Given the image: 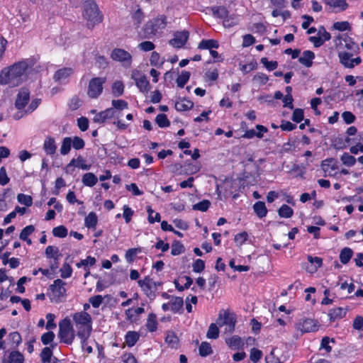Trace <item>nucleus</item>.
Here are the masks:
<instances>
[{"label":"nucleus","mask_w":363,"mask_h":363,"mask_svg":"<svg viewBox=\"0 0 363 363\" xmlns=\"http://www.w3.org/2000/svg\"><path fill=\"white\" fill-rule=\"evenodd\" d=\"M308 260L310 263L314 264V267L313 269H309L311 272H315L318 268H320L323 264V259L318 257H313L311 255L308 256Z\"/></svg>","instance_id":"obj_52"},{"label":"nucleus","mask_w":363,"mask_h":363,"mask_svg":"<svg viewBox=\"0 0 363 363\" xmlns=\"http://www.w3.org/2000/svg\"><path fill=\"white\" fill-rule=\"evenodd\" d=\"M262 357L261 350L257 348H252L250 354V359L253 363H257Z\"/></svg>","instance_id":"obj_59"},{"label":"nucleus","mask_w":363,"mask_h":363,"mask_svg":"<svg viewBox=\"0 0 363 363\" xmlns=\"http://www.w3.org/2000/svg\"><path fill=\"white\" fill-rule=\"evenodd\" d=\"M140 338V335L136 331H128L125 335V342L129 347H133Z\"/></svg>","instance_id":"obj_30"},{"label":"nucleus","mask_w":363,"mask_h":363,"mask_svg":"<svg viewBox=\"0 0 363 363\" xmlns=\"http://www.w3.org/2000/svg\"><path fill=\"white\" fill-rule=\"evenodd\" d=\"M73 74V69L70 67H64L58 69L54 75V79L59 82H65L69 77Z\"/></svg>","instance_id":"obj_21"},{"label":"nucleus","mask_w":363,"mask_h":363,"mask_svg":"<svg viewBox=\"0 0 363 363\" xmlns=\"http://www.w3.org/2000/svg\"><path fill=\"white\" fill-rule=\"evenodd\" d=\"M157 315L153 313H149L145 323L147 330L150 333H154L157 330Z\"/></svg>","instance_id":"obj_29"},{"label":"nucleus","mask_w":363,"mask_h":363,"mask_svg":"<svg viewBox=\"0 0 363 363\" xmlns=\"http://www.w3.org/2000/svg\"><path fill=\"white\" fill-rule=\"evenodd\" d=\"M106 79L103 77H95L89 81L87 94L91 99H97L103 91V85Z\"/></svg>","instance_id":"obj_10"},{"label":"nucleus","mask_w":363,"mask_h":363,"mask_svg":"<svg viewBox=\"0 0 363 363\" xmlns=\"http://www.w3.org/2000/svg\"><path fill=\"white\" fill-rule=\"evenodd\" d=\"M226 345L232 350H240L244 346L242 339L238 335H233L225 339Z\"/></svg>","instance_id":"obj_23"},{"label":"nucleus","mask_w":363,"mask_h":363,"mask_svg":"<svg viewBox=\"0 0 363 363\" xmlns=\"http://www.w3.org/2000/svg\"><path fill=\"white\" fill-rule=\"evenodd\" d=\"M165 342L172 348H177L179 346V338L172 331H168L167 333Z\"/></svg>","instance_id":"obj_37"},{"label":"nucleus","mask_w":363,"mask_h":363,"mask_svg":"<svg viewBox=\"0 0 363 363\" xmlns=\"http://www.w3.org/2000/svg\"><path fill=\"white\" fill-rule=\"evenodd\" d=\"M350 38L346 34H339L335 39V46L339 48H350Z\"/></svg>","instance_id":"obj_31"},{"label":"nucleus","mask_w":363,"mask_h":363,"mask_svg":"<svg viewBox=\"0 0 363 363\" xmlns=\"http://www.w3.org/2000/svg\"><path fill=\"white\" fill-rule=\"evenodd\" d=\"M111 57L113 60L120 62L125 67H130L132 64L133 57L131 54L122 48H114L111 51Z\"/></svg>","instance_id":"obj_9"},{"label":"nucleus","mask_w":363,"mask_h":363,"mask_svg":"<svg viewBox=\"0 0 363 363\" xmlns=\"http://www.w3.org/2000/svg\"><path fill=\"white\" fill-rule=\"evenodd\" d=\"M315 55L311 50H304L298 58L299 62L306 67H311L313 65V61Z\"/></svg>","instance_id":"obj_20"},{"label":"nucleus","mask_w":363,"mask_h":363,"mask_svg":"<svg viewBox=\"0 0 363 363\" xmlns=\"http://www.w3.org/2000/svg\"><path fill=\"white\" fill-rule=\"evenodd\" d=\"M213 14L220 18H224L228 16V10L224 6H215L212 8Z\"/></svg>","instance_id":"obj_58"},{"label":"nucleus","mask_w":363,"mask_h":363,"mask_svg":"<svg viewBox=\"0 0 363 363\" xmlns=\"http://www.w3.org/2000/svg\"><path fill=\"white\" fill-rule=\"evenodd\" d=\"M190 72L187 71H182L178 76L176 82L179 88H183L188 82L190 78Z\"/></svg>","instance_id":"obj_43"},{"label":"nucleus","mask_w":363,"mask_h":363,"mask_svg":"<svg viewBox=\"0 0 363 363\" xmlns=\"http://www.w3.org/2000/svg\"><path fill=\"white\" fill-rule=\"evenodd\" d=\"M45 253L47 258L54 259L55 264H50L51 270L54 271L57 267V260L60 256L58 248L55 246L49 245L46 247Z\"/></svg>","instance_id":"obj_19"},{"label":"nucleus","mask_w":363,"mask_h":363,"mask_svg":"<svg viewBox=\"0 0 363 363\" xmlns=\"http://www.w3.org/2000/svg\"><path fill=\"white\" fill-rule=\"evenodd\" d=\"M347 310L342 307H337L329 311L328 315L330 320L334 322L344 318L346 315Z\"/></svg>","instance_id":"obj_24"},{"label":"nucleus","mask_w":363,"mask_h":363,"mask_svg":"<svg viewBox=\"0 0 363 363\" xmlns=\"http://www.w3.org/2000/svg\"><path fill=\"white\" fill-rule=\"evenodd\" d=\"M353 255L352 250L349 247H345L343 248L340 254V262L346 264L349 262L350 259L352 258Z\"/></svg>","instance_id":"obj_40"},{"label":"nucleus","mask_w":363,"mask_h":363,"mask_svg":"<svg viewBox=\"0 0 363 363\" xmlns=\"http://www.w3.org/2000/svg\"><path fill=\"white\" fill-rule=\"evenodd\" d=\"M199 354L202 357H206L213 352V350H212L210 343H208L207 342H203L201 344V345L199 348Z\"/></svg>","instance_id":"obj_48"},{"label":"nucleus","mask_w":363,"mask_h":363,"mask_svg":"<svg viewBox=\"0 0 363 363\" xmlns=\"http://www.w3.org/2000/svg\"><path fill=\"white\" fill-rule=\"evenodd\" d=\"M144 306L145 303H142V306L140 307L136 308H130L125 310V315L126 320L130 323L137 322L140 318V315L145 312Z\"/></svg>","instance_id":"obj_16"},{"label":"nucleus","mask_w":363,"mask_h":363,"mask_svg":"<svg viewBox=\"0 0 363 363\" xmlns=\"http://www.w3.org/2000/svg\"><path fill=\"white\" fill-rule=\"evenodd\" d=\"M131 78L135 81L136 86L143 93H147L150 89V82L145 75L138 69H133Z\"/></svg>","instance_id":"obj_11"},{"label":"nucleus","mask_w":363,"mask_h":363,"mask_svg":"<svg viewBox=\"0 0 363 363\" xmlns=\"http://www.w3.org/2000/svg\"><path fill=\"white\" fill-rule=\"evenodd\" d=\"M98 224V216L95 212H90L84 218V225L89 229L94 230Z\"/></svg>","instance_id":"obj_26"},{"label":"nucleus","mask_w":363,"mask_h":363,"mask_svg":"<svg viewBox=\"0 0 363 363\" xmlns=\"http://www.w3.org/2000/svg\"><path fill=\"white\" fill-rule=\"evenodd\" d=\"M84 7L83 16L87 21L89 27L93 28L102 21V15L94 0H86Z\"/></svg>","instance_id":"obj_3"},{"label":"nucleus","mask_w":363,"mask_h":363,"mask_svg":"<svg viewBox=\"0 0 363 363\" xmlns=\"http://www.w3.org/2000/svg\"><path fill=\"white\" fill-rule=\"evenodd\" d=\"M60 272V276L63 279H67V278L70 277L72 274V269L71 266L67 263L63 264Z\"/></svg>","instance_id":"obj_57"},{"label":"nucleus","mask_w":363,"mask_h":363,"mask_svg":"<svg viewBox=\"0 0 363 363\" xmlns=\"http://www.w3.org/2000/svg\"><path fill=\"white\" fill-rule=\"evenodd\" d=\"M171 306V311L174 313H179L180 310L182 308L184 305L183 298L181 297L173 296L171 298L169 301Z\"/></svg>","instance_id":"obj_34"},{"label":"nucleus","mask_w":363,"mask_h":363,"mask_svg":"<svg viewBox=\"0 0 363 363\" xmlns=\"http://www.w3.org/2000/svg\"><path fill=\"white\" fill-rule=\"evenodd\" d=\"M156 123L160 128H166L170 125V122L168 120L165 114L161 113L157 116Z\"/></svg>","instance_id":"obj_56"},{"label":"nucleus","mask_w":363,"mask_h":363,"mask_svg":"<svg viewBox=\"0 0 363 363\" xmlns=\"http://www.w3.org/2000/svg\"><path fill=\"white\" fill-rule=\"evenodd\" d=\"M325 3L337 10V11H344L347 8V4L345 0H324Z\"/></svg>","instance_id":"obj_33"},{"label":"nucleus","mask_w":363,"mask_h":363,"mask_svg":"<svg viewBox=\"0 0 363 363\" xmlns=\"http://www.w3.org/2000/svg\"><path fill=\"white\" fill-rule=\"evenodd\" d=\"M193 102L187 99H181L175 103V108L179 111L189 110L193 107Z\"/></svg>","instance_id":"obj_32"},{"label":"nucleus","mask_w":363,"mask_h":363,"mask_svg":"<svg viewBox=\"0 0 363 363\" xmlns=\"http://www.w3.org/2000/svg\"><path fill=\"white\" fill-rule=\"evenodd\" d=\"M40 358L43 363H52L53 359L52 349L49 347L43 348L40 353Z\"/></svg>","instance_id":"obj_41"},{"label":"nucleus","mask_w":363,"mask_h":363,"mask_svg":"<svg viewBox=\"0 0 363 363\" xmlns=\"http://www.w3.org/2000/svg\"><path fill=\"white\" fill-rule=\"evenodd\" d=\"M82 182L84 186L92 187L97 183L98 179L94 173L88 172L82 176Z\"/></svg>","instance_id":"obj_35"},{"label":"nucleus","mask_w":363,"mask_h":363,"mask_svg":"<svg viewBox=\"0 0 363 363\" xmlns=\"http://www.w3.org/2000/svg\"><path fill=\"white\" fill-rule=\"evenodd\" d=\"M218 77V71L217 69H210L205 73V79L206 81L214 82Z\"/></svg>","instance_id":"obj_64"},{"label":"nucleus","mask_w":363,"mask_h":363,"mask_svg":"<svg viewBox=\"0 0 363 363\" xmlns=\"http://www.w3.org/2000/svg\"><path fill=\"white\" fill-rule=\"evenodd\" d=\"M35 231V227L33 225H29L26 226L23 230H21L19 238L21 240L22 239H26L27 238H29L30 235H32Z\"/></svg>","instance_id":"obj_60"},{"label":"nucleus","mask_w":363,"mask_h":363,"mask_svg":"<svg viewBox=\"0 0 363 363\" xmlns=\"http://www.w3.org/2000/svg\"><path fill=\"white\" fill-rule=\"evenodd\" d=\"M167 17L163 15H158L157 17L150 20L144 28L145 38H150L152 35L162 32L167 26Z\"/></svg>","instance_id":"obj_4"},{"label":"nucleus","mask_w":363,"mask_h":363,"mask_svg":"<svg viewBox=\"0 0 363 363\" xmlns=\"http://www.w3.org/2000/svg\"><path fill=\"white\" fill-rule=\"evenodd\" d=\"M319 327L320 325L318 320L308 318H301L295 324L296 329L302 334L316 332Z\"/></svg>","instance_id":"obj_7"},{"label":"nucleus","mask_w":363,"mask_h":363,"mask_svg":"<svg viewBox=\"0 0 363 363\" xmlns=\"http://www.w3.org/2000/svg\"><path fill=\"white\" fill-rule=\"evenodd\" d=\"M206 337L208 339L216 340L219 337V328L217 323H211L208 329Z\"/></svg>","instance_id":"obj_46"},{"label":"nucleus","mask_w":363,"mask_h":363,"mask_svg":"<svg viewBox=\"0 0 363 363\" xmlns=\"http://www.w3.org/2000/svg\"><path fill=\"white\" fill-rule=\"evenodd\" d=\"M219 47V43L216 40L214 39H203L202 40L199 45L198 48L200 50H208L209 52L213 49H217Z\"/></svg>","instance_id":"obj_25"},{"label":"nucleus","mask_w":363,"mask_h":363,"mask_svg":"<svg viewBox=\"0 0 363 363\" xmlns=\"http://www.w3.org/2000/svg\"><path fill=\"white\" fill-rule=\"evenodd\" d=\"M150 63L153 67H161L164 63V60H161L158 52H152L150 59Z\"/></svg>","instance_id":"obj_53"},{"label":"nucleus","mask_w":363,"mask_h":363,"mask_svg":"<svg viewBox=\"0 0 363 363\" xmlns=\"http://www.w3.org/2000/svg\"><path fill=\"white\" fill-rule=\"evenodd\" d=\"M55 237L64 238L67 235V229L64 225H59L52 229Z\"/></svg>","instance_id":"obj_54"},{"label":"nucleus","mask_w":363,"mask_h":363,"mask_svg":"<svg viewBox=\"0 0 363 363\" xmlns=\"http://www.w3.org/2000/svg\"><path fill=\"white\" fill-rule=\"evenodd\" d=\"M72 165H74L78 168L85 169V170H87L89 169V165L84 164V160L81 157H79L77 158V160L72 159L70 161L68 166H72Z\"/></svg>","instance_id":"obj_61"},{"label":"nucleus","mask_w":363,"mask_h":363,"mask_svg":"<svg viewBox=\"0 0 363 363\" xmlns=\"http://www.w3.org/2000/svg\"><path fill=\"white\" fill-rule=\"evenodd\" d=\"M72 138L71 137H66L63 139L60 147L61 155H66L69 152L71 147L72 146Z\"/></svg>","instance_id":"obj_39"},{"label":"nucleus","mask_w":363,"mask_h":363,"mask_svg":"<svg viewBox=\"0 0 363 363\" xmlns=\"http://www.w3.org/2000/svg\"><path fill=\"white\" fill-rule=\"evenodd\" d=\"M124 91V85L120 82H115L112 85V93L114 96L118 97L123 94Z\"/></svg>","instance_id":"obj_49"},{"label":"nucleus","mask_w":363,"mask_h":363,"mask_svg":"<svg viewBox=\"0 0 363 363\" xmlns=\"http://www.w3.org/2000/svg\"><path fill=\"white\" fill-rule=\"evenodd\" d=\"M9 341L12 346L18 347L21 343V336L18 332L11 333L9 335Z\"/></svg>","instance_id":"obj_51"},{"label":"nucleus","mask_w":363,"mask_h":363,"mask_svg":"<svg viewBox=\"0 0 363 363\" xmlns=\"http://www.w3.org/2000/svg\"><path fill=\"white\" fill-rule=\"evenodd\" d=\"M220 327L225 326V333H231L235 330V318L228 311L220 312L216 321Z\"/></svg>","instance_id":"obj_8"},{"label":"nucleus","mask_w":363,"mask_h":363,"mask_svg":"<svg viewBox=\"0 0 363 363\" xmlns=\"http://www.w3.org/2000/svg\"><path fill=\"white\" fill-rule=\"evenodd\" d=\"M43 149L47 155L50 156L54 155L57 150L55 139L51 137H47L43 143Z\"/></svg>","instance_id":"obj_22"},{"label":"nucleus","mask_w":363,"mask_h":363,"mask_svg":"<svg viewBox=\"0 0 363 363\" xmlns=\"http://www.w3.org/2000/svg\"><path fill=\"white\" fill-rule=\"evenodd\" d=\"M30 100V91L27 88H21L16 96L15 106L18 110L23 109Z\"/></svg>","instance_id":"obj_14"},{"label":"nucleus","mask_w":363,"mask_h":363,"mask_svg":"<svg viewBox=\"0 0 363 363\" xmlns=\"http://www.w3.org/2000/svg\"><path fill=\"white\" fill-rule=\"evenodd\" d=\"M76 333L71 320L66 317L59 323V338L60 341L71 345L75 338Z\"/></svg>","instance_id":"obj_5"},{"label":"nucleus","mask_w":363,"mask_h":363,"mask_svg":"<svg viewBox=\"0 0 363 363\" xmlns=\"http://www.w3.org/2000/svg\"><path fill=\"white\" fill-rule=\"evenodd\" d=\"M189 38V32L186 30L177 31L169 42V45L176 48H182Z\"/></svg>","instance_id":"obj_13"},{"label":"nucleus","mask_w":363,"mask_h":363,"mask_svg":"<svg viewBox=\"0 0 363 363\" xmlns=\"http://www.w3.org/2000/svg\"><path fill=\"white\" fill-rule=\"evenodd\" d=\"M66 283L60 279H55L49 286L50 298L52 301L60 302L65 297L67 289Z\"/></svg>","instance_id":"obj_6"},{"label":"nucleus","mask_w":363,"mask_h":363,"mask_svg":"<svg viewBox=\"0 0 363 363\" xmlns=\"http://www.w3.org/2000/svg\"><path fill=\"white\" fill-rule=\"evenodd\" d=\"M143 251V249L142 247H134V248H130V249H128L126 252H125V260L128 262V263H132L134 262L136 256L141 253Z\"/></svg>","instance_id":"obj_38"},{"label":"nucleus","mask_w":363,"mask_h":363,"mask_svg":"<svg viewBox=\"0 0 363 363\" xmlns=\"http://www.w3.org/2000/svg\"><path fill=\"white\" fill-rule=\"evenodd\" d=\"M352 55L347 52L339 53L340 63L347 68H353L361 63L362 59L359 57L352 58Z\"/></svg>","instance_id":"obj_12"},{"label":"nucleus","mask_w":363,"mask_h":363,"mask_svg":"<svg viewBox=\"0 0 363 363\" xmlns=\"http://www.w3.org/2000/svg\"><path fill=\"white\" fill-rule=\"evenodd\" d=\"M17 201L21 204L26 206H31L33 204V199L30 196L24 194H18L17 196Z\"/></svg>","instance_id":"obj_50"},{"label":"nucleus","mask_w":363,"mask_h":363,"mask_svg":"<svg viewBox=\"0 0 363 363\" xmlns=\"http://www.w3.org/2000/svg\"><path fill=\"white\" fill-rule=\"evenodd\" d=\"M342 164L347 167H352L355 164L357 159L347 152H345L340 157Z\"/></svg>","instance_id":"obj_44"},{"label":"nucleus","mask_w":363,"mask_h":363,"mask_svg":"<svg viewBox=\"0 0 363 363\" xmlns=\"http://www.w3.org/2000/svg\"><path fill=\"white\" fill-rule=\"evenodd\" d=\"M24 357L18 351L6 352L2 358V363H23Z\"/></svg>","instance_id":"obj_18"},{"label":"nucleus","mask_w":363,"mask_h":363,"mask_svg":"<svg viewBox=\"0 0 363 363\" xmlns=\"http://www.w3.org/2000/svg\"><path fill=\"white\" fill-rule=\"evenodd\" d=\"M111 104L113 106L111 108H113L114 110H116V112H117V111H123V110L127 109L128 108V102L125 101V100H122V99L112 100Z\"/></svg>","instance_id":"obj_47"},{"label":"nucleus","mask_w":363,"mask_h":363,"mask_svg":"<svg viewBox=\"0 0 363 363\" xmlns=\"http://www.w3.org/2000/svg\"><path fill=\"white\" fill-rule=\"evenodd\" d=\"M253 211L259 218H264L268 212L266 205L263 201H257L253 205Z\"/></svg>","instance_id":"obj_27"},{"label":"nucleus","mask_w":363,"mask_h":363,"mask_svg":"<svg viewBox=\"0 0 363 363\" xmlns=\"http://www.w3.org/2000/svg\"><path fill=\"white\" fill-rule=\"evenodd\" d=\"M28 66V60H24L2 69L0 73V84L13 86L18 85L22 82Z\"/></svg>","instance_id":"obj_1"},{"label":"nucleus","mask_w":363,"mask_h":363,"mask_svg":"<svg viewBox=\"0 0 363 363\" xmlns=\"http://www.w3.org/2000/svg\"><path fill=\"white\" fill-rule=\"evenodd\" d=\"M248 234L246 232H242L235 235L234 240L237 245H242L247 240Z\"/></svg>","instance_id":"obj_63"},{"label":"nucleus","mask_w":363,"mask_h":363,"mask_svg":"<svg viewBox=\"0 0 363 363\" xmlns=\"http://www.w3.org/2000/svg\"><path fill=\"white\" fill-rule=\"evenodd\" d=\"M279 216L281 218H289L294 214L293 209L288 205H282L278 211Z\"/></svg>","instance_id":"obj_45"},{"label":"nucleus","mask_w":363,"mask_h":363,"mask_svg":"<svg viewBox=\"0 0 363 363\" xmlns=\"http://www.w3.org/2000/svg\"><path fill=\"white\" fill-rule=\"evenodd\" d=\"M76 335L79 338L89 337L92 332L91 315L85 311H79L72 315Z\"/></svg>","instance_id":"obj_2"},{"label":"nucleus","mask_w":363,"mask_h":363,"mask_svg":"<svg viewBox=\"0 0 363 363\" xmlns=\"http://www.w3.org/2000/svg\"><path fill=\"white\" fill-rule=\"evenodd\" d=\"M138 283L144 293L147 296H150L152 293V279L147 276L145 277L143 279L138 280Z\"/></svg>","instance_id":"obj_28"},{"label":"nucleus","mask_w":363,"mask_h":363,"mask_svg":"<svg viewBox=\"0 0 363 363\" xmlns=\"http://www.w3.org/2000/svg\"><path fill=\"white\" fill-rule=\"evenodd\" d=\"M184 252V245L179 241H175L172 245L171 254L174 256L179 255Z\"/></svg>","instance_id":"obj_55"},{"label":"nucleus","mask_w":363,"mask_h":363,"mask_svg":"<svg viewBox=\"0 0 363 363\" xmlns=\"http://www.w3.org/2000/svg\"><path fill=\"white\" fill-rule=\"evenodd\" d=\"M96 262L95 257L88 256L86 259H82L76 264L77 268H83V269H90Z\"/></svg>","instance_id":"obj_36"},{"label":"nucleus","mask_w":363,"mask_h":363,"mask_svg":"<svg viewBox=\"0 0 363 363\" xmlns=\"http://www.w3.org/2000/svg\"><path fill=\"white\" fill-rule=\"evenodd\" d=\"M147 213L148 214V222L150 223H154L155 222H160L161 220V216L159 213L155 212L150 206L146 207Z\"/></svg>","instance_id":"obj_42"},{"label":"nucleus","mask_w":363,"mask_h":363,"mask_svg":"<svg viewBox=\"0 0 363 363\" xmlns=\"http://www.w3.org/2000/svg\"><path fill=\"white\" fill-rule=\"evenodd\" d=\"M321 168L326 174L332 176L338 168L337 161L333 158H328L322 162Z\"/></svg>","instance_id":"obj_17"},{"label":"nucleus","mask_w":363,"mask_h":363,"mask_svg":"<svg viewBox=\"0 0 363 363\" xmlns=\"http://www.w3.org/2000/svg\"><path fill=\"white\" fill-rule=\"evenodd\" d=\"M116 117V111L113 108H108L104 111H100L93 118V121L96 123H103L108 119Z\"/></svg>","instance_id":"obj_15"},{"label":"nucleus","mask_w":363,"mask_h":363,"mask_svg":"<svg viewBox=\"0 0 363 363\" xmlns=\"http://www.w3.org/2000/svg\"><path fill=\"white\" fill-rule=\"evenodd\" d=\"M261 63L264 67L269 71H272L277 69L278 63L277 61H269L267 57H262L261 59Z\"/></svg>","instance_id":"obj_62"}]
</instances>
